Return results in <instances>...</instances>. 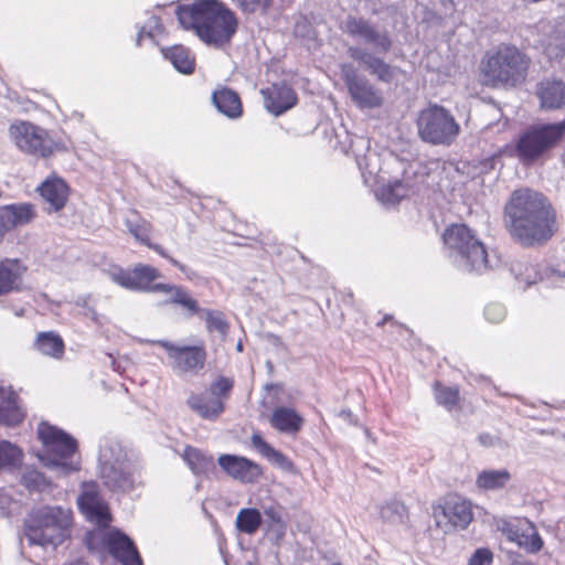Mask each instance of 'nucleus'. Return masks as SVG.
Listing matches in <instances>:
<instances>
[{"label": "nucleus", "mask_w": 565, "mask_h": 565, "mask_svg": "<svg viewBox=\"0 0 565 565\" xmlns=\"http://www.w3.org/2000/svg\"><path fill=\"white\" fill-rule=\"evenodd\" d=\"M504 221L512 236L532 244L552 236L554 214L541 193L524 188L511 194Z\"/></svg>", "instance_id": "1"}, {"label": "nucleus", "mask_w": 565, "mask_h": 565, "mask_svg": "<svg viewBox=\"0 0 565 565\" xmlns=\"http://www.w3.org/2000/svg\"><path fill=\"white\" fill-rule=\"evenodd\" d=\"M177 17L181 26L193 30L205 44L222 47L230 43L237 30V19L218 0H196L179 6Z\"/></svg>", "instance_id": "2"}, {"label": "nucleus", "mask_w": 565, "mask_h": 565, "mask_svg": "<svg viewBox=\"0 0 565 565\" xmlns=\"http://www.w3.org/2000/svg\"><path fill=\"white\" fill-rule=\"evenodd\" d=\"M73 511L60 505L34 509L25 522V537L31 545L56 548L71 536Z\"/></svg>", "instance_id": "3"}, {"label": "nucleus", "mask_w": 565, "mask_h": 565, "mask_svg": "<svg viewBox=\"0 0 565 565\" xmlns=\"http://www.w3.org/2000/svg\"><path fill=\"white\" fill-rule=\"evenodd\" d=\"M531 58L513 45H500L481 61L484 84L514 87L525 82Z\"/></svg>", "instance_id": "4"}, {"label": "nucleus", "mask_w": 565, "mask_h": 565, "mask_svg": "<svg viewBox=\"0 0 565 565\" xmlns=\"http://www.w3.org/2000/svg\"><path fill=\"white\" fill-rule=\"evenodd\" d=\"M38 435L44 446L40 460L45 467L62 476L79 470L77 441L71 435L44 422L39 425Z\"/></svg>", "instance_id": "5"}, {"label": "nucleus", "mask_w": 565, "mask_h": 565, "mask_svg": "<svg viewBox=\"0 0 565 565\" xmlns=\"http://www.w3.org/2000/svg\"><path fill=\"white\" fill-rule=\"evenodd\" d=\"M444 243L455 252L456 263L463 270L481 273L494 266L483 243L465 224H452L447 227Z\"/></svg>", "instance_id": "6"}, {"label": "nucleus", "mask_w": 565, "mask_h": 565, "mask_svg": "<svg viewBox=\"0 0 565 565\" xmlns=\"http://www.w3.org/2000/svg\"><path fill=\"white\" fill-rule=\"evenodd\" d=\"M98 471L104 484L111 491L129 492L136 484L134 466L118 441L105 440L100 444Z\"/></svg>", "instance_id": "7"}, {"label": "nucleus", "mask_w": 565, "mask_h": 565, "mask_svg": "<svg viewBox=\"0 0 565 565\" xmlns=\"http://www.w3.org/2000/svg\"><path fill=\"white\" fill-rule=\"evenodd\" d=\"M565 134V121L535 125L525 130L516 143V157L531 164L554 148Z\"/></svg>", "instance_id": "8"}, {"label": "nucleus", "mask_w": 565, "mask_h": 565, "mask_svg": "<svg viewBox=\"0 0 565 565\" xmlns=\"http://www.w3.org/2000/svg\"><path fill=\"white\" fill-rule=\"evenodd\" d=\"M419 137L431 145H451L460 132V126L446 108L433 105L423 109L417 119Z\"/></svg>", "instance_id": "9"}, {"label": "nucleus", "mask_w": 565, "mask_h": 565, "mask_svg": "<svg viewBox=\"0 0 565 565\" xmlns=\"http://www.w3.org/2000/svg\"><path fill=\"white\" fill-rule=\"evenodd\" d=\"M11 142L23 153L36 158H49L55 151L65 149L49 131L31 121L15 120L8 129Z\"/></svg>", "instance_id": "10"}, {"label": "nucleus", "mask_w": 565, "mask_h": 565, "mask_svg": "<svg viewBox=\"0 0 565 565\" xmlns=\"http://www.w3.org/2000/svg\"><path fill=\"white\" fill-rule=\"evenodd\" d=\"M167 351L169 365L178 375H195L203 369L205 351L198 345H179L167 340L148 341Z\"/></svg>", "instance_id": "11"}, {"label": "nucleus", "mask_w": 565, "mask_h": 565, "mask_svg": "<svg viewBox=\"0 0 565 565\" xmlns=\"http://www.w3.org/2000/svg\"><path fill=\"white\" fill-rule=\"evenodd\" d=\"M433 516L436 525L448 532L455 527L466 529L472 521L473 513L468 500L455 495L433 507Z\"/></svg>", "instance_id": "12"}, {"label": "nucleus", "mask_w": 565, "mask_h": 565, "mask_svg": "<svg viewBox=\"0 0 565 565\" xmlns=\"http://www.w3.org/2000/svg\"><path fill=\"white\" fill-rule=\"evenodd\" d=\"M102 540L109 553L122 565H142L140 555L134 542L118 530L108 532L95 531L89 533L87 539L88 548H94V541Z\"/></svg>", "instance_id": "13"}, {"label": "nucleus", "mask_w": 565, "mask_h": 565, "mask_svg": "<svg viewBox=\"0 0 565 565\" xmlns=\"http://www.w3.org/2000/svg\"><path fill=\"white\" fill-rule=\"evenodd\" d=\"M108 275L114 282L126 289L149 292H157L153 281L160 277L157 268L143 264H138L131 270L115 267Z\"/></svg>", "instance_id": "14"}, {"label": "nucleus", "mask_w": 565, "mask_h": 565, "mask_svg": "<svg viewBox=\"0 0 565 565\" xmlns=\"http://www.w3.org/2000/svg\"><path fill=\"white\" fill-rule=\"evenodd\" d=\"M77 505L85 518L100 527L108 526L111 518L105 500L99 493L95 481L82 483V491L77 498Z\"/></svg>", "instance_id": "15"}, {"label": "nucleus", "mask_w": 565, "mask_h": 565, "mask_svg": "<svg viewBox=\"0 0 565 565\" xmlns=\"http://www.w3.org/2000/svg\"><path fill=\"white\" fill-rule=\"evenodd\" d=\"M344 82L352 100L359 108L373 109L383 105L382 92L371 84L365 77L359 76L353 70L344 73Z\"/></svg>", "instance_id": "16"}, {"label": "nucleus", "mask_w": 565, "mask_h": 565, "mask_svg": "<svg viewBox=\"0 0 565 565\" xmlns=\"http://www.w3.org/2000/svg\"><path fill=\"white\" fill-rule=\"evenodd\" d=\"M352 148L364 182L369 185H375V183L384 181L385 175L382 174L380 156L376 151L370 149V141L360 137L352 143Z\"/></svg>", "instance_id": "17"}, {"label": "nucleus", "mask_w": 565, "mask_h": 565, "mask_svg": "<svg viewBox=\"0 0 565 565\" xmlns=\"http://www.w3.org/2000/svg\"><path fill=\"white\" fill-rule=\"evenodd\" d=\"M376 199L385 205H394L401 200L407 198L415 191V183L409 177L408 171L404 172L403 179L387 180L375 183Z\"/></svg>", "instance_id": "18"}, {"label": "nucleus", "mask_w": 565, "mask_h": 565, "mask_svg": "<svg viewBox=\"0 0 565 565\" xmlns=\"http://www.w3.org/2000/svg\"><path fill=\"white\" fill-rule=\"evenodd\" d=\"M38 191L47 204L49 212L61 211L68 199L70 188L67 183L55 173L47 177L39 186Z\"/></svg>", "instance_id": "19"}, {"label": "nucleus", "mask_w": 565, "mask_h": 565, "mask_svg": "<svg viewBox=\"0 0 565 565\" xmlns=\"http://www.w3.org/2000/svg\"><path fill=\"white\" fill-rule=\"evenodd\" d=\"M218 465L230 477L241 482H254L262 473L258 465L241 456L222 455Z\"/></svg>", "instance_id": "20"}, {"label": "nucleus", "mask_w": 565, "mask_h": 565, "mask_svg": "<svg viewBox=\"0 0 565 565\" xmlns=\"http://www.w3.org/2000/svg\"><path fill=\"white\" fill-rule=\"evenodd\" d=\"M502 531L509 541L514 542L529 553L535 554L543 547V540L531 522H526L524 526L504 523Z\"/></svg>", "instance_id": "21"}, {"label": "nucleus", "mask_w": 565, "mask_h": 565, "mask_svg": "<svg viewBox=\"0 0 565 565\" xmlns=\"http://www.w3.org/2000/svg\"><path fill=\"white\" fill-rule=\"evenodd\" d=\"M262 94L264 95L266 109L276 116L284 114L297 104L295 90L287 85L274 84L263 89Z\"/></svg>", "instance_id": "22"}, {"label": "nucleus", "mask_w": 565, "mask_h": 565, "mask_svg": "<svg viewBox=\"0 0 565 565\" xmlns=\"http://www.w3.org/2000/svg\"><path fill=\"white\" fill-rule=\"evenodd\" d=\"M189 407L203 419L215 420L224 412L221 399L212 396L207 391L191 394L188 398Z\"/></svg>", "instance_id": "23"}, {"label": "nucleus", "mask_w": 565, "mask_h": 565, "mask_svg": "<svg viewBox=\"0 0 565 565\" xmlns=\"http://www.w3.org/2000/svg\"><path fill=\"white\" fill-rule=\"evenodd\" d=\"M536 94L542 108L558 109L565 106V84L562 81L546 79L541 82Z\"/></svg>", "instance_id": "24"}, {"label": "nucleus", "mask_w": 565, "mask_h": 565, "mask_svg": "<svg viewBox=\"0 0 565 565\" xmlns=\"http://www.w3.org/2000/svg\"><path fill=\"white\" fill-rule=\"evenodd\" d=\"M213 105L224 116L237 119L243 114V106L238 94L227 87H220L212 94Z\"/></svg>", "instance_id": "25"}, {"label": "nucleus", "mask_w": 565, "mask_h": 565, "mask_svg": "<svg viewBox=\"0 0 565 565\" xmlns=\"http://www.w3.org/2000/svg\"><path fill=\"white\" fill-rule=\"evenodd\" d=\"M23 416L17 394L11 387L0 386V422L13 426L18 425Z\"/></svg>", "instance_id": "26"}, {"label": "nucleus", "mask_w": 565, "mask_h": 565, "mask_svg": "<svg viewBox=\"0 0 565 565\" xmlns=\"http://www.w3.org/2000/svg\"><path fill=\"white\" fill-rule=\"evenodd\" d=\"M126 226L129 231V233L141 244L148 246L149 248L157 252L160 256L167 258L173 266L179 268L181 271H185V266L174 259L173 257L169 256L167 252L158 244H152L149 239V232H150V224L146 222L145 220H141L139 222H132L130 220L126 221Z\"/></svg>", "instance_id": "27"}, {"label": "nucleus", "mask_w": 565, "mask_h": 565, "mask_svg": "<svg viewBox=\"0 0 565 565\" xmlns=\"http://www.w3.org/2000/svg\"><path fill=\"white\" fill-rule=\"evenodd\" d=\"M2 210L6 218L8 220L7 224L9 225L10 231L28 225L36 216L35 207L31 203L8 204L3 205Z\"/></svg>", "instance_id": "28"}, {"label": "nucleus", "mask_w": 565, "mask_h": 565, "mask_svg": "<svg viewBox=\"0 0 565 565\" xmlns=\"http://www.w3.org/2000/svg\"><path fill=\"white\" fill-rule=\"evenodd\" d=\"M301 416L292 408L278 407L270 417V424L274 428L281 433L295 434L302 426Z\"/></svg>", "instance_id": "29"}, {"label": "nucleus", "mask_w": 565, "mask_h": 565, "mask_svg": "<svg viewBox=\"0 0 565 565\" xmlns=\"http://www.w3.org/2000/svg\"><path fill=\"white\" fill-rule=\"evenodd\" d=\"M511 480V473L507 469L482 470L476 479V486L483 491H495L503 489Z\"/></svg>", "instance_id": "30"}, {"label": "nucleus", "mask_w": 565, "mask_h": 565, "mask_svg": "<svg viewBox=\"0 0 565 565\" xmlns=\"http://www.w3.org/2000/svg\"><path fill=\"white\" fill-rule=\"evenodd\" d=\"M162 54L180 73H193L195 60L189 49L184 47L183 45H174L171 47L162 49Z\"/></svg>", "instance_id": "31"}, {"label": "nucleus", "mask_w": 565, "mask_h": 565, "mask_svg": "<svg viewBox=\"0 0 565 565\" xmlns=\"http://www.w3.org/2000/svg\"><path fill=\"white\" fill-rule=\"evenodd\" d=\"M252 445L271 463L287 471L292 469V462L282 452L273 448L259 435H253Z\"/></svg>", "instance_id": "32"}, {"label": "nucleus", "mask_w": 565, "mask_h": 565, "mask_svg": "<svg viewBox=\"0 0 565 565\" xmlns=\"http://www.w3.org/2000/svg\"><path fill=\"white\" fill-rule=\"evenodd\" d=\"M36 349L44 355L60 359L64 353V342L62 338L54 332H41L35 339Z\"/></svg>", "instance_id": "33"}, {"label": "nucleus", "mask_w": 565, "mask_h": 565, "mask_svg": "<svg viewBox=\"0 0 565 565\" xmlns=\"http://www.w3.org/2000/svg\"><path fill=\"white\" fill-rule=\"evenodd\" d=\"M183 459L195 475L207 473L214 469L213 458L193 447H185Z\"/></svg>", "instance_id": "34"}, {"label": "nucleus", "mask_w": 565, "mask_h": 565, "mask_svg": "<svg viewBox=\"0 0 565 565\" xmlns=\"http://www.w3.org/2000/svg\"><path fill=\"white\" fill-rule=\"evenodd\" d=\"M20 284L19 265L15 262L0 263V295L18 289Z\"/></svg>", "instance_id": "35"}, {"label": "nucleus", "mask_w": 565, "mask_h": 565, "mask_svg": "<svg viewBox=\"0 0 565 565\" xmlns=\"http://www.w3.org/2000/svg\"><path fill=\"white\" fill-rule=\"evenodd\" d=\"M381 519L391 524H403L407 519V509L397 500L387 501L380 509Z\"/></svg>", "instance_id": "36"}, {"label": "nucleus", "mask_w": 565, "mask_h": 565, "mask_svg": "<svg viewBox=\"0 0 565 565\" xmlns=\"http://www.w3.org/2000/svg\"><path fill=\"white\" fill-rule=\"evenodd\" d=\"M22 451L7 440H0V469H15L22 462Z\"/></svg>", "instance_id": "37"}, {"label": "nucleus", "mask_w": 565, "mask_h": 565, "mask_svg": "<svg viewBox=\"0 0 565 565\" xmlns=\"http://www.w3.org/2000/svg\"><path fill=\"white\" fill-rule=\"evenodd\" d=\"M262 523V516L256 509H242L236 516V526L241 532L254 534Z\"/></svg>", "instance_id": "38"}, {"label": "nucleus", "mask_w": 565, "mask_h": 565, "mask_svg": "<svg viewBox=\"0 0 565 565\" xmlns=\"http://www.w3.org/2000/svg\"><path fill=\"white\" fill-rule=\"evenodd\" d=\"M434 396L438 405L451 411L459 402V390L437 382L434 385Z\"/></svg>", "instance_id": "39"}, {"label": "nucleus", "mask_w": 565, "mask_h": 565, "mask_svg": "<svg viewBox=\"0 0 565 565\" xmlns=\"http://www.w3.org/2000/svg\"><path fill=\"white\" fill-rule=\"evenodd\" d=\"M374 25L367 22L364 19L349 17L343 24V30L345 33L351 35L354 39H359L365 43L366 39L370 35Z\"/></svg>", "instance_id": "40"}, {"label": "nucleus", "mask_w": 565, "mask_h": 565, "mask_svg": "<svg viewBox=\"0 0 565 565\" xmlns=\"http://www.w3.org/2000/svg\"><path fill=\"white\" fill-rule=\"evenodd\" d=\"M348 52L353 60L362 63L371 74H373L384 62L380 57H376L374 54L361 47L352 46L349 47Z\"/></svg>", "instance_id": "41"}, {"label": "nucleus", "mask_w": 565, "mask_h": 565, "mask_svg": "<svg viewBox=\"0 0 565 565\" xmlns=\"http://www.w3.org/2000/svg\"><path fill=\"white\" fill-rule=\"evenodd\" d=\"M233 386L234 382L232 379L221 376L211 383L207 392L212 396L220 398L221 403L224 405L226 399L230 397Z\"/></svg>", "instance_id": "42"}, {"label": "nucleus", "mask_w": 565, "mask_h": 565, "mask_svg": "<svg viewBox=\"0 0 565 565\" xmlns=\"http://www.w3.org/2000/svg\"><path fill=\"white\" fill-rule=\"evenodd\" d=\"M366 44H371L377 52H387L392 47V41L384 30H379L373 26L369 38L365 41Z\"/></svg>", "instance_id": "43"}, {"label": "nucleus", "mask_w": 565, "mask_h": 565, "mask_svg": "<svg viewBox=\"0 0 565 565\" xmlns=\"http://www.w3.org/2000/svg\"><path fill=\"white\" fill-rule=\"evenodd\" d=\"M21 482L30 490H40L45 486V478L40 471L28 468L21 476Z\"/></svg>", "instance_id": "44"}, {"label": "nucleus", "mask_w": 565, "mask_h": 565, "mask_svg": "<svg viewBox=\"0 0 565 565\" xmlns=\"http://www.w3.org/2000/svg\"><path fill=\"white\" fill-rule=\"evenodd\" d=\"M174 292V303L181 306L190 313L199 312L198 301L185 289H171Z\"/></svg>", "instance_id": "45"}, {"label": "nucleus", "mask_w": 565, "mask_h": 565, "mask_svg": "<svg viewBox=\"0 0 565 565\" xmlns=\"http://www.w3.org/2000/svg\"><path fill=\"white\" fill-rule=\"evenodd\" d=\"M484 317L489 322L499 323L507 317L505 307L499 302H491L484 308Z\"/></svg>", "instance_id": "46"}, {"label": "nucleus", "mask_w": 565, "mask_h": 565, "mask_svg": "<svg viewBox=\"0 0 565 565\" xmlns=\"http://www.w3.org/2000/svg\"><path fill=\"white\" fill-rule=\"evenodd\" d=\"M206 323L209 329L215 330L220 333H225L227 328L223 315L218 311H206Z\"/></svg>", "instance_id": "47"}, {"label": "nucleus", "mask_w": 565, "mask_h": 565, "mask_svg": "<svg viewBox=\"0 0 565 565\" xmlns=\"http://www.w3.org/2000/svg\"><path fill=\"white\" fill-rule=\"evenodd\" d=\"M493 554L489 548H478L469 558L468 565H492Z\"/></svg>", "instance_id": "48"}, {"label": "nucleus", "mask_w": 565, "mask_h": 565, "mask_svg": "<svg viewBox=\"0 0 565 565\" xmlns=\"http://www.w3.org/2000/svg\"><path fill=\"white\" fill-rule=\"evenodd\" d=\"M243 11L254 13L257 11L265 12L269 7L270 0H236Z\"/></svg>", "instance_id": "49"}, {"label": "nucleus", "mask_w": 565, "mask_h": 565, "mask_svg": "<svg viewBox=\"0 0 565 565\" xmlns=\"http://www.w3.org/2000/svg\"><path fill=\"white\" fill-rule=\"evenodd\" d=\"M396 72V67L383 62L382 65L377 67L372 75L376 76L381 82L391 83L394 79Z\"/></svg>", "instance_id": "50"}, {"label": "nucleus", "mask_w": 565, "mask_h": 565, "mask_svg": "<svg viewBox=\"0 0 565 565\" xmlns=\"http://www.w3.org/2000/svg\"><path fill=\"white\" fill-rule=\"evenodd\" d=\"M545 54L550 60H561L565 55V47L562 43H547L545 45Z\"/></svg>", "instance_id": "51"}, {"label": "nucleus", "mask_w": 565, "mask_h": 565, "mask_svg": "<svg viewBox=\"0 0 565 565\" xmlns=\"http://www.w3.org/2000/svg\"><path fill=\"white\" fill-rule=\"evenodd\" d=\"M153 289L157 290V292H162L167 295V303H174V292L171 289H183L180 286L177 285H170V284H156L153 286Z\"/></svg>", "instance_id": "52"}, {"label": "nucleus", "mask_w": 565, "mask_h": 565, "mask_svg": "<svg viewBox=\"0 0 565 565\" xmlns=\"http://www.w3.org/2000/svg\"><path fill=\"white\" fill-rule=\"evenodd\" d=\"M295 34L301 38H310L312 34L311 26L307 23L306 19L297 21L295 25Z\"/></svg>", "instance_id": "53"}, {"label": "nucleus", "mask_w": 565, "mask_h": 565, "mask_svg": "<svg viewBox=\"0 0 565 565\" xmlns=\"http://www.w3.org/2000/svg\"><path fill=\"white\" fill-rule=\"evenodd\" d=\"M265 515L270 520V524H276L284 521L281 512L276 508L266 509Z\"/></svg>", "instance_id": "54"}, {"label": "nucleus", "mask_w": 565, "mask_h": 565, "mask_svg": "<svg viewBox=\"0 0 565 565\" xmlns=\"http://www.w3.org/2000/svg\"><path fill=\"white\" fill-rule=\"evenodd\" d=\"M287 525L285 521L269 524V530L276 535V540H281L285 536Z\"/></svg>", "instance_id": "55"}, {"label": "nucleus", "mask_w": 565, "mask_h": 565, "mask_svg": "<svg viewBox=\"0 0 565 565\" xmlns=\"http://www.w3.org/2000/svg\"><path fill=\"white\" fill-rule=\"evenodd\" d=\"M7 218L2 206H0V243L3 241L6 234L10 232L9 225L7 224Z\"/></svg>", "instance_id": "56"}, {"label": "nucleus", "mask_w": 565, "mask_h": 565, "mask_svg": "<svg viewBox=\"0 0 565 565\" xmlns=\"http://www.w3.org/2000/svg\"><path fill=\"white\" fill-rule=\"evenodd\" d=\"M149 28L151 30L153 29L157 32H161L162 31V25H161V22H160L158 17H151L149 19Z\"/></svg>", "instance_id": "57"}, {"label": "nucleus", "mask_w": 565, "mask_h": 565, "mask_svg": "<svg viewBox=\"0 0 565 565\" xmlns=\"http://www.w3.org/2000/svg\"><path fill=\"white\" fill-rule=\"evenodd\" d=\"M481 444H483L484 446H491L493 445V438L489 435H481L479 437Z\"/></svg>", "instance_id": "58"}, {"label": "nucleus", "mask_w": 565, "mask_h": 565, "mask_svg": "<svg viewBox=\"0 0 565 565\" xmlns=\"http://www.w3.org/2000/svg\"><path fill=\"white\" fill-rule=\"evenodd\" d=\"M153 36L152 31H146V28H141V30L138 33L137 43L140 44L141 39L145 36Z\"/></svg>", "instance_id": "59"}, {"label": "nucleus", "mask_w": 565, "mask_h": 565, "mask_svg": "<svg viewBox=\"0 0 565 565\" xmlns=\"http://www.w3.org/2000/svg\"><path fill=\"white\" fill-rule=\"evenodd\" d=\"M85 316L89 317L93 320H97L96 311L92 308H87V310L85 311Z\"/></svg>", "instance_id": "60"}, {"label": "nucleus", "mask_w": 565, "mask_h": 565, "mask_svg": "<svg viewBox=\"0 0 565 565\" xmlns=\"http://www.w3.org/2000/svg\"><path fill=\"white\" fill-rule=\"evenodd\" d=\"M340 416H342L344 418H349L351 416V412L350 411H342L340 413Z\"/></svg>", "instance_id": "61"}, {"label": "nucleus", "mask_w": 565, "mask_h": 565, "mask_svg": "<svg viewBox=\"0 0 565 565\" xmlns=\"http://www.w3.org/2000/svg\"><path fill=\"white\" fill-rule=\"evenodd\" d=\"M68 565H87V563L82 562V561H77V562L71 563Z\"/></svg>", "instance_id": "62"}, {"label": "nucleus", "mask_w": 565, "mask_h": 565, "mask_svg": "<svg viewBox=\"0 0 565 565\" xmlns=\"http://www.w3.org/2000/svg\"><path fill=\"white\" fill-rule=\"evenodd\" d=\"M76 305H81V306L86 307V300H85V299L77 300V301H76Z\"/></svg>", "instance_id": "63"}, {"label": "nucleus", "mask_w": 565, "mask_h": 565, "mask_svg": "<svg viewBox=\"0 0 565 565\" xmlns=\"http://www.w3.org/2000/svg\"><path fill=\"white\" fill-rule=\"evenodd\" d=\"M242 349H243L242 343H238V344H237V350H238V351H242Z\"/></svg>", "instance_id": "64"}]
</instances>
